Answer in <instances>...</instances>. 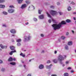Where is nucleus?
I'll list each match as a JSON object with an SVG mask.
<instances>
[{"mask_svg": "<svg viewBox=\"0 0 76 76\" xmlns=\"http://www.w3.org/2000/svg\"><path fill=\"white\" fill-rule=\"evenodd\" d=\"M65 24H66V23L63 20L61 22V23H59V24H54L52 25V26L54 30H56V29H59L61 27L62 25H65Z\"/></svg>", "mask_w": 76, "mask_h": 76, "instance_id": "f257e3e1", "label": "nucleus"}, {"mask_svg": "<svg viewBox=\"0 0 76 76\" xmlns=\"http://www.w3.org/2000/svg\"><path fill=\"white\" fill-rule=\"evenodd\" d=\"M58 59L59 61H62L63 60H64V57L61 56V55H59L58 57Z\"/></svg>", "mask_w": 76, "mask_h": 76, "instance_id": "f03ea898", "label": "nucleus"}, {"mask_svg": "<svg viewBox=\"0 0 76 76\" xmlns=\"http://www.w3.org/2000/svg\"><path fill=\"white\" fill-rule=\"evenodd\" d=\"M50 14H51V15H52V16H54V15H56V14H57V12L55 11L51 10L50 11Z\"/></svg>", "mask_w": 76, "mask_h": 76, "instance_id": "7ed1b4c3", "label": "nucleus"}, {"mask_svg": "<svg viewBox=\"0 0 76 76\" xmlns=\"http://www.w3.org/2000/svg\"><path fill=\"white\" fill-rule=\"evenodd\" d=\"M10 31L12 34H16V31L15 29H12Z\"/></svg>", "mask_w": 76, "mask_h": 76, "instance_id": "20e7f679", "label": "nucleus"}, {"mask_svg": "<svg viewBox=\"0 0 76 76\" xmlns=\"http://www.w3.org/2000/svg\"><path fill=\"white\" fill-rule=\"evenodd\" d=\"M8 12L9 13H13L15 12V10L12 9H10V10H8Z\"/></svg>", "mask_w": 76, "mask_h": 76, "instance_id": "39448f33", "label": "nucleus"}, {"mask_svg": "<svg viewBox=\"0 0 76 76\" xmlns=\"http://www.w3.org/2000/svg\"><path fill=\"white\" fill-rule=\"evenodd\" d=\"M26 7V4H23L22 5L21 8V9H25Z\"/></svg>", "mask_w": 76, "mask_h": 76, "instance_id": "423d86ee", "label": "nucleus"}, {"mask_svg": "<svg viewBox=\"0 0 76 76\" xmlns=\"http://www.w3.org/2000/svg\"><path fill=\"white\" fill-rule=\"evenodd\" d=\"M0 46L2 48H7V46H3V45H0Z\"/></svg>", "mask_w": 76, "mask_h": 76, "instance_id": "0eeeda50", "label": "nucleus"}, {"mask_svg": "<svg viewBox=\"0 0 76 76\" xmlns=\"http://www.w3.org/2000/svg\"><path fill=\"white\" fill-rule=\"evenodd\" d=\"M39 69H42L44 68V65H42V64H41L39 66Z\"/></svg>", "mask_w": 76, "mask_h": 76, "instance_id": "6e6552de", "label": "nucleus"}, {"mask_svg": "<svg viewBox=\"0 0 76 76\" xmlns=\"http://www.w3.org/2000/svg\"><path fill=\"white\" fill-rule=\"evenodd\" d=\"M51 66H53V64H50L49 66H46V68L47 69H50L51 68Z\"/></svg>", "mask_w": 76, "mask_h": 76, "instance_id": "1a4fd4ad", "label": "nucleus"}, {"mask_svg": "<svg viewBox=\"0 0 76 76\" xmlns=\"http://www.w3.org/2000/svg\"><path fill=\"white\" fill-rule=\"evenodd\" d=\"M16 50H14V51H11L10 53H9V54L10 55H12L13 54V53H16Z\"/></svg>", "mask_w": 76, "mask_h": 76, "instance_id": "9d476101", "label": "nucleus"}, {"mask_svg": "<svg viewBox=\"0 0 76 76\" xmlns=\"http://www.w3.org/2000/svg\"><path fill=\"white\" fill-rule=\"evenodd\" d=\"M39 17L40 19H44V15H40Z\"/></svg>", "mask_w": 76, "mask_h": 76, "instance_id": "9b49d317", "label": "nucleus"}, {"mask_svg": "<svg viewBox=\"0 0 76 76\" xmlns=\"http://www.w3.org/2000/svg\"><path fill=\"white\" fill-rule=\"evenodd\" d=\"M8 61H13V58L11 57H10L9 59H8Z\"/></svg>", "mask_w": 76, "mask_h": 76, "instance_id": "f8f14e48", "label": "nucleus"}, {"mask_svg": "<svg viewBox=\"0 0 76 76\" xmlns=\"http://www.w3.org/2000/svg\"><path fill=\"white\" fill-rule=\"evenodd\" d=\"M10 48L11 50H15V47L13 46H10Z\"/></svg>", "mask_w": 76, "mask_h": 76, "instance_id": "ddd939ff", "label": "nucleus"}, {"mask_svg": "<svg viewBox=\"0 0 76 76\" xmlns=\"http://www.w3.org/2000/svg\"><path fill=\"white\" fill-rule=\"evenodd\" d=\"M72 42L70 41V42H69L68 43V45H72Z\"/></svg>", "mask_w": 76, "mask_h": 76, "instance_id": "4468645a", "label": "nucleus"}, {"mask_svg": "<svg viewBox=\"0 0 76 76\" xmlns=\"http://www.w3.org/2000/svg\"><path fill=\"white\" fill-rule=\"evenodd\" d=\"M66 22H67V23H70V22H71V20L69 19H67L66 20Z\"/></svg>", "mask_w": 76, "mask_h": 76, "instance_id": "2eb2a0df", "label": "nucleus"}, {"mask_svg": "<svg viewBox=\"0 0 76 76\" xmlns=\"http://www.w3.org/2000/svg\"><path fill=\"white\" fill-rule=\"evenodd\" d=\"M23 0H18V1L19 4H20L22 2Z\"/></svg>", "mask_w": 76, "mask_h": 76, "instance_id": "dca6fc26", "label": "nucleus"}, {"mask_svg": "<svg viewBox=\"0 0 76 76\" xmlns=\"http://www.w3.org/2000/svg\"><path fill=\"white\" fill-rule=\"evenodd\" d=\"M20 56H22L23 57H25V55L24 54H23L22 53H21L20 54Z\"/></svg>", "mask_w": 76, "mask_h": 76, "instance_id": "f3484780", "label": "nucleus"}, {"mask_svg": "<svg viewBox=\"0 0 76 76\" xmlns=\"http://www.w3.org/2000/svg\"><path fill=\"white\" fill-rule=\"evenodd\" d=\"M5 7V5H0V8H4Z\"/></svg>", "mask_w": 76, "mask_h": 76, "instance_id": "a211bd4d", "label": "nucleus"}, {"mask_svg": "<svg viewBox=\"0 0 76 76\" xmlns=\"http://www.w3.org/2000/svg\"><path fill=\"white\" fill-rule=\"evenodd\" d=\"M21 41H22V40L20 39H18L16 40V41L17 42H21Z\"/></svg>", "mask_w": 76, "mask_h": 76, "instance_id": "6ab92c4d", "label": "nucleus"}, {"mask_svg": "<svg viewBox=\"0 0 76 76\" xmlns=\"http://www.w3.org/2000/svg\"><path fill=\"white\" fill-rule=\"evenodd\" d=\"M64 76H69V74L67 72L65 73L64 74Z\"/></svg>", "mask_w": 76, "mask_h": 76, "instance_id": "aec40b11", "label": "nucleus"}, {"mask_svg": "<svg viewBox=\"0 0 76 76\" xmlns=\"http://www.w3.org/2000/svg\"><path fill=\"white\" fill-rule=\"evenodd\" d=\"M47 14L48 15V17H49V18H51V15H50V14H48V12H47Z\"/></svg>", "mask_w": 76, "mask_h": 76, "instance_id": "412c9836", "label": "nucleus"}, {"mask_svg": "<svg viewBox=\"0 0 76 76\" xmlns=\"http://www.w3.org/2000/svg\"><path fill=\"white\" fill-rule=\"evenodd\" d=\"M10 64L12 65H13V66L16 65V63L15 62H11L10 63Z\"/></svg>", "mask_w": 76, "mask_h": 76, "instance_id": "4be33fe9", "label": "nucleus"}, {"mask_svg": "<svg viewBox=\"0 0 76 76\" xmlns=\"http://www.w3.org/2000/svg\"><path fill=\"white\" fill-rule=\"evenodd\" d=\"M53 62L55 63H57V59H55L53 60Z\"/></svg>", "mask_w": 76, "mask_h": 76, "instance_id": "5701e85b", "label": "nucleus"}, {"mask_svg": "<svg viewBox=\"0 0 76 76\" xmlns=\"http://www.w3.org/2000/svg\"><path fill=\"white\" fill-rule=\"evenodd\" d=\"M61 39H63V40H64L65 38H66V37H64V36H63L61 37Z\"/></svg>", "mask_w": 76, "mask_h": 76, "instance_id": "b1692460", "label": "nucleus"}, {"mask_svg": "<svg viewBox=\"0 0 76 76\" xmlns=\"http://www.w3.org/2000/svg\"><path fill=\"white\" fill-rule=\"evenodd\" d=\"M17 45H18V46H20L21 45V43L18 42V43H17Z\"/></svg>", "mask_w": 76, "mask_h": 76, "instance_id": "393cba45", "label": "nucleus"}, {"mask_svg": "<svg viewBox=\"0 0 76 76\" xmlns=\"http://www.w3.org/2000/svg\"><path fill=\"white\" fill-rule=\"evenodd\" d=\"M3 14H4V15H7V12H5V11H4L3 12Z\"/></svg>", "mask_w": 76, "mask_h": 76, "instance_id": "a878e982", "label": "nucleus"}, {"mask_svg": "<svg viewBox=\"0 0 76 76\" xmlns=\"http://www.w3.org/2000/svg\"><path fill=\"white\" fill-rule=\"evenodd\" d=\"M71 10L72 8L70 7H69L68 8V11H70V10Z\"/></svg>", "mask_w": 76, "mask_h": 76, "instance_id": "bb28decb", "label": "nucleus"}, {"mask_svg": "<svg viewBox=\"0 0 76 76\" xmlns=\"http://www.w3.org/2000/svg\"><path fill=\"white\" fill-rule=\"evenodd\" d=\"M5 1V0H0V3H3Z\"/></svg>", "mask_w": 76, "mask_h": 76, "instance_id": "cd10ccee", "label": "nucleus"}, {"mask_svg": "<svg viewBox=\"0 0 76 76\" xmlns=\"http://www.w3.org/2000/svg\"><path fill=\"white\" fill-rule=\"evenodd\" d=\"M42 10H38V13L39 14H41V12H42Z\"/></svg>", "mask_w": 76, "mask_h": 76, "instance_id": "c85d7f7f", "label": "nucleus"}, {"mask_svg": "<svg viewBox=\"0 0 76 76\" xmlns=\"http://www.w3.org/2000/svg\"><path fill=\"white\" fill-rule=\"evenodd\" d=\"M26 3H27V4H29V3H30V1H26Z\"/></svg>", "mask_w": 76, "mask_h": 76, "instance_id": "c756f323", "label": "nucleus"}, {"mask_svg": "<svg viewBox=\"0 0 76 76\" xmlns=\"http://www.w3.org/2000/svg\"><path fill=\"white\" fill-rule=\"evenodd\" d=\"M9 7H11V8H15V7L13 5L10 6Z\"/></svg>", "mask_w": 76, "mask_h": 76, "instance_id": "7c9ffc66", "label": "nucleus"}, {"mask_svg": "<svg viewBox=\"0 0 76 76\" xmlns=\"http://www.w3.org/2000/svg\"><path fill=\"white\" fill-rule=\"evenodd\" d=\"M65 48L66 50H68V46H65Z\"/></svg>", "mask_w": 76, "mask_h": 76, "instance_id": "2f4dec72", "label": "nucleus"}, {"mask_svg": "<svg viewBox=\"0 0 76 76\" xmlns=\"http://www.w3.org/2000/svg\"><path fill=\"white\" fill-rule=\"evenodd\" d=\"M4 70H5V69H4V68H2V69L1 71H2V72H4Z\"/></svg>", "mask_w": 76, "mask_h": 76, "instance_id": "473e14b6", "label": "nucleus"}, {"mask_svg": "<svg viewBox=\"0 0 76 76\" xmlns=\"http://www.w3.org/2000/svg\"><path fill=\"white\" fill-rule=\"evenodd\" d=\"M34 21H37V18H34Z\"/></svg>", "mask_w": 76, "mask_h": 76, "instance_id": "72a5a7b5", "label": "nucleus"}, {"mask_svg": "<svg viewBox=\"0 0 76 76\" xmlns=\"http://www.w3.org/2000/svg\"><path fill=\"white\" fill-rule=\"evenodd\" d=\"M50 8H52V9H54V7L52 6H50Z\"/></svg>", "mask_w": 76, "mask_h": 76, "instance_id": "f704fd0d", "label": "nucleus"}, {"mask_svg": "<svg viewBox=\"0 0 76 76\" xmlns=\"http://www.w3.org/2000/svg\"><path fill=\"white\" fill-rule=\"evenodd\" d=\"M51 63V61H48L47 62V63Z\"/></svg>", "mask_w": 76, "mask_h": 76, "instance_id": "c9c22d12", "label": "nucleus"}, {"mask_svg": "<svg viewBox=\"0 0 76 76\" xmlns=\"http://www.w3.org/2000/svg\"><path fill=\"white\" fill-rule=\"evenodd\" d=\"M3 26H4V27H6V26L4 24H3Z\"/></svg>", "mask_w": 76, "mask_h": 76, "instance_id": "e433bc0d", "label": "nucleus"}, {"mask_svg": "<svg viewBox=\"0 0 76 76\" xmlns=\"http://www.w3.org/2000/svg\"><path fill=\"white\" fill-rule=\"evenodd\" d=\"M48 21L49 23H51V20H49Z\"/></svg>", "mask_w": 76, "mask_h": 76, "instance_id": "4c0bfd02", "label": "nucleus"}, {"mask_svg": "<svg viewBox=\"0 0 76 76\" xmlns=\"http://www.w3.org/2000/svg\"><path fill=\"white\" fill-rule=\"evenodd\" d=\"M31 38V37L29 36H28V39H30V38Z\"/></svg>", "mask_w": 76, "mask_h": 76, "instance_id": "58836bf2", "label": "nucleus"}, {"mask_svg": "<svg viewBox=\"0 0 76 76\" xmlns=\"http://www.w3.org/2000/svg\"><path fill=\"white\" fill-rule=\"evenodd\" d=\"M67 69H68V70H70V69H71V67H68V68H67Z\"/></svg>", "mask_w": 76, "mask_h": 76, "instance_id": "ea45409f", "label": "nucleus"}, {"mask_svg": "<svg viewBox=\"0 0 76 76\" xmlns=\"http://www.w3.org/2000/svg\"><path fill=\"white\" fill-rule=\"evenodd\" d=\"M27 76H31V74H28Z\"/></svg>", "mask_w": 76, "mask_h": 76, "instance_id": "a19ab883", "label": "nucleus"}, {"mask_svg": "<svg viewBox=\"0 0 76 76\" xmlns=\"http://www.w3.org/2000/svg\"><path fill=\"white\" fill-rule=\"evenodd\" d=\"M57 5H60V3L58 2H57Z\"/></svg>", "mask_w": 76, "mask_h": 76, "instance_id": "79ce46f5", "label": "nucleus"}, {"mask_svg": "<svg viewBox=\"0 0 76 76\" xmlns=\"http://www.w3.org/2000/svg\"><path fill=\"white\" fill-rule=\"evenodd\" d=\"M69 32H67L66 33V35H69Z\"/></svg>", "mask_w": 76, "mask_h": 76, "instance_id": "37998d69", "label": "nucleus"}, {"mask_svg": "<svg viewBox=\"0 0 76 76\" xmlns=\"http://www.w3.org/2000/svg\"><path fill=\"white\" fill-rule=\"evenodd\" d=\"M25 40H26V38H27V37H26V36H25Z\"/></svg>", "mask_w": 76, "mask_h": 76, "instance_id": "c03bdc74", "label": "nucleus"}, {"mask_svg": "<svg viewBox=\"0 0 76 76\" xmlns=\"http://www.w3.org/2000/svg\"><path fill=\"white\" fill-rule=\"evenodd\" d=\"M41 37H44V34H41Z\"/></svg>", "mask_w": 76, "mask_h": 76, "instance_id": "a18cd8bd", "label": "nucleus"}, {"mask_svg": "<svg viewBox=\"0 0 76 76\" xmlns=\"http://www.w3.org/2000/svg\"><path fill=\"white\" fill-rule=\"evenodd\" d=\"M71 4H75V3L73 2H72Z\"/></svg>", "mask_w": 76, "mask_h": 76, "instance_id": "49530a36", "label": "nucleus"}, {"mask_svg": "<svg viewBox=\"0 0 76 76\" xmlns=\"http://www.w3.org/2000/svg\"><path fill=\"white\" fill-rule=\"evenodd\" d=\"M51 76H57L56 75H52Z\"/></svg>", "mask_w": 76, "mask_h": 76, "instance_id": "de8ad7c7", "label": "nucleus"}, {"mask_svg": "<svg viewBox=\"0 0 76 76\" xmlns=\"http://www.w3.org/2000/svg\"><path fill=\"white\" fill-rule=\"evenodd\" d=\"M73 14L74 15H76V12H73Z\"/></svg>", "mask_w": 76, "mask_h": 76, "instance_id": "09e8293b", "label": "nucleus"}, {"mask_svg": "<svg viewBox=\"0 0 76 76\" xmlns=\"http://www.w3.org/2000/svg\"><path fill=\"white\" fill-rule=\"evenodd\" d=\"M3 63V61L1 60H0V63Z\"/></svg>", "mask_w": 76, "mask_h": 76, "instance_id": "8fccbe9b", "label": "nucleus"}, {"mask_svg": "<svg viewBox=\"0 0 76 76\" xmlns=\"http://www.w3.org/2000/svg\"><path fill=\"white\" fill-rule=\"evenodd\" d=\"M71 73H73V72H74V71L73 70H71Z\"/></svg>", "mask_w": 76, "mask_h": 76, "instance_id": "3c124183", "label": "nucleus"}, {"mask_svg": "<svg viewBox=\"0 0 76 76\" xmlns=\"http://www.w3.org/2000/svg\"><path fill=\"white\" fill-rule=\"evenodd\" d=\"M41 53H44V50H42Z\"/></svg>", "mask_w": 76, "mask_h": 76, "instance_id": "603ef678", "label": "nucleus"}, {"mask_svg": "<svg viewBox=\"0 0 76 76\" xmlns=\"http://www.w3.org/2000/svg\"><path fill=\"white\" fill-rule=\"evenodd\" d=\"M28 23H28V22L26 23V25H28Z\"/></svg>", "mask_w": 76, "mask_h": 76, "instance_id": "864d4df0", "label": "nucleus"}, {"mask_svg": "<svg viewBox=\"0 0 76 76\" xmlns=\"http://www.w3.org/2000/svg\"><path fill=\"white\" fill-rule=\"evenodd\" d=\"M66 64H68V63H69V61H66Z\"/></svg>", "mask_w": 76, "mask_h": 76, "instance_id": "5fc2aeb1", "label": "nucleus"}, {"mask_svg": "<svg viewBox=\"0 0 76 76\" xmlns=\"http://www.w3.org/2000/svg\"><path fill=\"white\" fill-rule=\"evenodd\" d=\"M59 14H60V15H62V12H60Z\"/></svg>", "mask_w": 76, "mask_h": 76, "instance_id": "6e6d98bb", "label": "nucleus"}, {"mask_svg": "<svg viewBox=\"0 0 76 76\" xmlns=\"http://www.w3.org/2000/svg\"><path fill=\"white\" fill-rule=\"evenodd\" d=\"M54 53L55 54H57V51H55Z\"/></svg>", "mask_w": 76, "mask_h": 76, "instance_id": "4d7b16f0", "label": "nucleus"}, {"mask_svg": "<svg viewBox=\"0 0 76 76\" xmlns=\"http://www.w3.org/2000/svg\"><path fill=\"white\" fill-rule=\"evenodd\" d=\"M24 67L25 68H26V65H24Z\"/></svg>", "mask_w": 76, "mask_h": 76, "instance_id": "13d9d810", "label": "nucleus"}, {"mask_svg": "<svg viewBox=\"0 0 76 76\" xmlns=\"http://www.w3.org/2000/svg\"><path fill=\"white\" fill-rule=\"evenodd\" d=\"M65 66V65H64V64H63L62 65V66H63V67H64V66Z\"/></svg>", "mask_w": 76, "mask_h": 76, "instance_id": "bf43d9fd", "label": "nucleus"}, {"mask_svg": "<svg viewBox=\"0 0 76 76\" xmlns=\"http://www.w3.org/2000/svg\"><path fill=\"white\" fill-rule=\"evenodd\" d=\"M13 60H14V61H15V60H16V59L15 58H14Z\"/></svg>", "mask_w": 76, "mask_h": 76, "instance_id": "052dcab7", "label": "nucleus"}, {"mask_svg": "<svg viewBox=\"0 0 76 76\" xmlns=\"http://www.w3.org/2000/svg\"><path fill=\"white\" fill-rule=\"evenodd\" d=\"M72 33H73V34H74V31L72 30Z\"/></svg>", "mask_w": 76, "mask_h": 76, "instance_id": "680f3d73", "label": "nucleus"}, {"mask_svg": "<svg viewBox=\"0 0 76 76\" xmlns=\"http://www.w3.org/2000/svg\"><path fill=\"white\" fill-rule=\"evenodd\" d=\"M74 19L75 20H76V18L75 17H74Z\"/></svg>", "mask_w": 76, "mask_h": 76, "instance_id": "e2e57ef3", "label": "nucleus"}, {"mask_svg": "<svg viewBox=\"0 0 76 76\" xmlns=\"http://www.w3.org/2000/svg\"><path fill=\"white\" fill-rule=\"evenodd\" d=\"M64 58H66V56H64Z\"/></svg>", "mask_w": 76, "mask_h": 76, "instance_id": "0e129e2a", "label": "nucleus"}, {"mask_svg": "<svg viewBox=\"0 0 76 76\" xmlns=\"http://www.w3.org/2000/svg\"><path fill=\"white\" fill-rule=\"evenodd\" d=\"M52 20L53 21V22H54V20L53 19H52Z\"/></svg>", "mask_w": 76, "mask_h": 76, "instance_id": "69168bd1", "label": "nucleus"}, {"mask_svg": "<svg viewBox=\"0 0 76 76\" xmlns=\"http://www.w3.org/2000/svg\"><path fill=\"white\" fill-rule=\"evenodd\" d=\"M29 62H31V60H29Z\"/></svg>", "mask_w": 76, "mask_h": 76, "instance_id": "338daca9", "label": "nucleus"}, {"mask_svg": "<svg viewBox=\"0 0 76 76\" xmlns=\"http://www.w3.org/2000/svg\"><path fill=\"white\" fill-rule=\"evenodd\" d=\"M12 42H14V40H12Z\"/></svg>", "mask_w": 76, "mask_h": 76, "instance_id": "774afa93", "label": "nucleus"}]
</instances>
